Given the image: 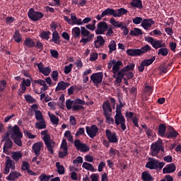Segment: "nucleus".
Wrapping results in <instances>:
<instances>
[{"label":"nucleus","instance_id":"3c124183","mask_svg":"<svg viewBox=\"0 0 181 181\" xmlns=\"http://www.w3.org/2000/svg\"><path fill=\"white\" fill-rule=\"evenodd\" d=\"M55 168H57V173L59 175H64V166L60 165V163H55Z\"/></svg>","mask_w":181,"mask_h":181},{"label":"nucleus","instance_id":"39448f33","mask_svg":"<svg viewBox=\"0 0 181 181\" xmlns=\"http://www.w3.org/2000/svg\"><path fill=\"white\" fill-rule=\"evenodd\" d=\"M127 13H128V11L123 8H119L118 10L107 8L106 10H104V11H103L100 16H112V17L115 18H120L122 16L127 14Z\"/></svg>","mask_w":181,"mask_h":181},{"label":"nucleus","instance_id":"9d476101","mask_svg":"<svg viewBox=\"0 0 181 181\" xmlns=\"http://www.w3.org/2000/svg\"><path fill=\"white\" fill-rule=\"evenodd\" d=\"M109 23H111L113 27L116 28H119L120 30H123V35H128V28L124 25V23H123V22L116 21L115 19L111 18L110 20H109Z\"/></svg>","mask_w":181,"mask_h":181},{"label":"nucleus","instance_id":"8fccbe9b","mask_svg":"<svg viewBox=\"0 0 181 181\" xmlns=\"http://www.w3.org/2000/svg\"><path fill=\"white\" fill-rule=\"evenodd\" d=\"M104 117H106L107 123L111 124L112 122H115V124H116V115H115V119H112L111 118V115H110L109 113H104Z\"/></svg>","mask_w":181,"mask_h":181},{"label":"nucleus","instance_id":"6ab92c4d","mask_svg":"<svg viewBox=\"0 0 181 181\" xmlns=\"http://www.w3.org/2000/svg\"><path fill=\"white\" fill-rule=\"evenodd\" d=\"M35 65L38 67V71L40 73H42L43 76H48V75H50V72L53 71H51L50 67H43V64L42 62L36 64Z\"/></svg>","mask_w":181,"mask_h":181},{"label":"nucleus","instance_id":"49530a36","mask_svg":"<svg viewBox=\"0 0 181 181\" xmlns=\"http://www.w3.org/2000/svg\"><path fill=\"white\" fill-rule=\"evenodd\" d=\"M169 51L168 48H160V49H158V56L166 57Z\"/></svg>","mask_w":181,"mask_h":181},{"label":"nucleus","instance_id":"e2e57ef3","mask_svg":"<svg viewBox=\"0 0 181 181\" xmlns=\"http://www.w3.org/2000/svg\"><path fill=\"white\" fill-rule=\"evenodd\" d=\"M144 93H146L147 96L151 95L152 93V87L150 86H146V88H144Z\"/></svg>","mask_w":181,"mask_h":181},{"label":"nucleus","instance_id":"37998d69","mask_svg":"<svg viewBox=\"0 0 181 181\" xmlns=\"http://www.w3.org/2000/svg\"><path fill=\"white\" fill-rule=\"evenodd\" d=\"M92 74V69H86V71H83V74H82V76H83V83H86V82H88V75Z\"/></svg>","mask_w":181,"mask_h":181},{"label":"nucleus","instance_id":"4be33fe9","mask_svg":"<svg viewBox=\"0 0 181 181\" xmlns=\"http://www.w3.org/2000/svg\"><path fill=\"white\" fill-rule=\"evenodd\" d=\"M31 168L30 166H29V163L26 161H23V165H21V170L23 171H26L28 173V175H30L31 176H36V173H33V170H30Z\"/></svg>","mask_w":181,"mask_h":181},{"label":"nucleus","instance_id":"09e8293b","mask_svg":"<svg viewBox=\"0 0 181 181\" xmlns=\"http://www.w3.org/2000/svg\"><path fill=\"white\" fill-rule=\"evenodd\" d=\"M51 177H54V175H47L45 174H42L41 175H40V177H38V180L40 181H50Z\"/></svg>","mask_w":181,"mask_h":181},{"label":"nucleus","instance_id":"f257e3e1","mask_svg":"<svg viewBox=\"0 0 181 181\" xmlns=\"http://www.w3.org/2000/svg\"><path fill=\"white\" fill-rule=\"evenodd\" d=\"M8 132H5L1 136V142L5 141L4 144V153L8 155V150L12 149L13 144L17 146H22V132L19 126L14 125V127L8 126Z\"/></svg>","mask_w":181,"mask_h":181},{"label":"nucleus","instance_id":"4d7b16f0","mask_svg":"<svg viewBox=\"0 0 181 181\" xmlns=\"http://www.w3.org/2000/svg\"><path fill=\"white\" fill-rule=\"evenodd\" d=\"M33 83H31V81L29 79H25L23 78V82L21 83V86H31Z\"/></svg>","mask_w":181,"mask_h":181},{"label":"nucleus","instance_id":"774afa93","mask_svg":"<svg viewBox=\"0 0 181 181\" xmlns=\"http://www.w3.org/2000/svg\"><path fill=\"white\" fill-rule=\"evenodd\" d=\"M64 137L68 138L69 142H73V136H71V132L66 131V132H64Z\"/></svg>","mask_w":181,"mask_h":181},{"label":"nucleus","instance_id":"5fc2aeb1","mask_svg":"<svg viewBox=\"0 0 181 181\" xmlns=\"http://www.w3.org/2000/svg\"><path fill=\"white\" fill-rule=\"evenodd\" d=\"M144 20L141 17H135L134 18H132V22L134 23V25H139L141 23H144Z\"/></svg>","mask_w":181,"mask_h":181},{"label":"nucleus","instance_id":"f3484780","mask_svg":"<svg viewBox=\"0 0 181 181\" xmlns=\"http://www.w3.org/2000/svg\"><path fill=\"white\" fill-rule=\"evenodd\" d=\"M156 57H151V59H144L142 62H140V65L137 67L139 72L142 73L144 71V67L149 66L154 62Z\"/></svg>","mask_w":181,"mask_h":181},{"label":"nucleus","instance_id":"a211bd4d","mask_svg":"<svg viewBox=\"0 0 181 181\" xmlns=\"http://www.w3.org/2000/svg\"><path fill=\"white\" fill-rule=\"evenodd\" d=\"M105 30H107V23L100 21L97 24V29L95 30V35H104Z\"/></svg>","mask_w":181,"mask_h":181},{"label":"nucleus","instance_id":"680f3d73","mask_svg":"<svg viewBox=\"0 0 181 181\" xmlns=\"http://www.w3.org/2000/svg\"><path fill=\"white\" fill-rule=\"evenodd\" d=\"M71 70H73V64H69V65L64 66V74H69Z\"/></svg>","mask_w":181,"mask_h":181},{"label":"nucleus","instance_id":"72a5a7b5","mask_svg":"<svg viewBox=\"0 0 181 181\" xmlns=\"http://www.w3.org/2000/svg\"><path fill=\"white\" fill-rule=\"evenodd\" d=\"M130 6L132 7H134L135 8L142 9V1L141 0H132V2L130 3Z\"/></svg>","mask_w":181,"mask_h":181},{"label":"nucleus","instance_id":"7ed1b4c3","mask_svg":"<svg viewBox=\"0 0 181 181\" xmlns=\"http://www.w3.org/2000/svg\"><path fill=\"white\" fill-rule=\"evenodd\" d=\"M5 168L4 169V175H8L6 180L8 181H16L18 178L21 177V173L17 171L10 172V170H16V163L10 160V157H5Z\"/></svg>","mask_w":181,"mask_h":181},{"label":"nucleus","instance_id":"603ef678","mask_svg":"<svg viewBox=\"0 0 181 181\" xmlns=\"http://www.w3.org/2000/svg\"><path fill=\"white\" fill-rule=\"evenodd\" d=\"M109 48V53H112V52L116 51V42L111 40V44L107 46Z\"/></svg>","mask_w":181,"mask_h":181},{"label":"nucleus","instance_id":"a19ab883","mask_svg":"<svg viewBox=\"0 0 181 181\" xmlns=\"http://www.w3.org/2000/svg\"><path fill=\"white\" fill-rule=\"evenodd\" d=\"M108 102H110L109 103H111V106L112 107V109H114V107H123V103L121 102V99L120 98H118V102L119 103V105H116V100H114V98H109V101Z\"/></svg>","mask_w":181,"mask_h":181},{"label":"nucleus","instance_id":"2f4dec72","mask_svg":"<svg viewBox=\"0 0 181 181\" xmlns=\"http://www.w3.org/2000/svg\"><path fill=\"white\" fill-rule=\"evenodd\" d=\"M142 181H153L154 178L151 176V174L148 171H144L141 174Z\"/></svg>","mask_w":181,"mask_h":181},{"label":"nucleus","instance_id":"338daca9","mask_svg":"<svg viewBox=\"0 0 181 181\" xmlns=\"http://www.w3.org/2000/svg\"><path fill=\"white\" fill-rule=\"evenodd\" d=\"M74 105V103L70 99L66 100V108L68 109V110H70L71 107Z\"/></svg>","mask_w":181,"mask_h":181},{"label":"nucleus","instance_id":"2eb2a0df","mask_svg":"<svg viewBox=\"0 0 181 181\" xmlns=\"http://www.w3.org/2000/svg\"><path fill=\"white\" fill-rule=\"evenodd\" d=\"M104 78V74L102 72L93 73L90 76V81H92L93 85H98L102 83V78Z\"/></svg>","mask_w":181,"mask_h":181},{"label":"nucleus","instance_id":"20e7f679","mask_svg":"<svg viewBox=\"0 0 181 181\" xmlns=\"http://www.w3.org/2000/svg\"><path fill=\"white\" fill-rule=\"evenodd\" d=\"M150 151L151 156L160 158V157H159V152L165 153V147L163 146V141L158 139V141L153 142V144H151Z\"/></svg>","mask_w":181,"mask_h":181},{"label":"nucleus","instance_id":"0e129e2a","mask_svg":"<svg viewBox=\"0 0 181 181\" xmlns=\"http://www.w3.org/2000/svg\"><path fill=\"white\" fill-rule=\"evenodd\" d=\"M6 87V81L5 80L0 81V93H4Z\"/></svg>","mask_w":181,"mask_h":181},{"label":"nucleus","instance_id":"1a4fd4ad","mask_svg":"<svg viewBox=\"0 0 181 181\" xmlns=\"http://www.w3.org/2000/svg\"><path fill=\"white\" fill-rule=\"evenodd\" d=\"M43 13L40 11H35V8H30V10L28 11V18H30L32 21L36 22L39 21L42 18H43Z\"/></svg>","mask_w":181,"mask_h":181},{"label":"nucleus","instance_id":"c85d7f7f","mask_svg":"<svg viewBox=\"0 0 181 181\" xmlns=\"http://www.w3.org/2000/svg\"><path fill=\"white\" fill-rule=\"evenodd\" d=\"M50 35H52V33L50 31H42V33H40V38H42L43 40L49 41V42H54L50 41Z\"/></svg>","mask_w":181,"mask_h":181},{"label":"nucleus","instance_id":"a878e982","mask_svg":"<svg viewBox=\"0 0 181 181\" xmlns=\"http://www.w3.org/2000/svg\"><path fill=\"white\" fill-rule=\"evenodd\" d=\"M105 43V40L101 35L97 36V38L95 41H93V46L95 47V49H100V47H104V44Z\"/></svg>","mask_w":181,"mask_h":181},{"label":"nucleus","instance_id":"864d4df0","mask_svg":"<svg viewBox=\"0 0 181 181\" xmlns=\"http://www.w3.org/2000/svg\"><path fill=\"white\" fill-rule=\"evenodd\" d=\"M60 37H62V39H64V40L66 41H69V34L64 32V33H62V34H61V35H59V44H55L57 45H60Z\"/></svg>","mask_w":181,"mask_h":181},{"label":"nucleus","instance_id":"393cba45","mask_svg":"<svg viewBox=\"0 0 181 181\" xmlns=\"http://www.w3.org/2000/svg\"><path fill=\"white\" fill-rule=\"evenodd\" d=\"M139 25H140V26H141L142 28H144V30H149V28H151L152 25H154V21H152L151 18L144 19V22L139 23Z\"/></svg>","mask_w":181,"mask_h":181},{"label":"nucleus","instance_id":"4468645a","mask_svg":"<svg viewBox=\"0 0 181 181\" xmlns=\"http://www.w3.org/2000/svg\"><path fill=\"white\" fill-rule=\"evenodd\" d=\"M47 130L42 131V136H43V142L45 143L47 150L49 151L50 154H54V149L52 148V143L50 142V136L47 135Z\"/></svg>","mask_w":181,"mask_h":181},{"label":"nucleus","instance_id":"0eeeda50","mask_svg":"<svg viewBox=\"0 0 181 181\" xmlns=\"http://www.w3.org/2000/svg\"><path fill=\"white\" fill-rule=\"evenodd\" d=\"M115 107H116V126H120L122 131L124 132V130H127V124H124V117L121 114V108L123 107L116 106Z\"/></svg>","mask_w":181,"mask_h":181},{"label":"nucleus","instance_id":"79ce46f5","mask_svg":"<svg viewBox=\"0 0 181 181\" xmlns=\"http://www.w3.org/2000/svg\"><path fill=\"white\" fill-rule=\"evenodd\" d=\"M13 38H14V41L17 43H21L22 41V35L19 33V30H16L14 32V35H13Z\"/></svg>","mask_w":181,"mask_h":181},{"label":"nucleus","instance_id":"ea45409f","mask_svg":"<svg viewBox=\"0 0 181 181\" xmlns=\"http://www.w3.org/2000/svg\"><path fill=\"white\" fill-rule=\"evenodd\" d=\"M81 168H83L85 170L92 173L95 172V168H93V166L92 165V164H90L86 162L83 163V164L81 165Z\"/></svg>","mask_w":181,"mask_h":181},{"label":"nucleus","instance_id":"6e6d98bb","mask_svg":"<svg viewBox=\"0 0 181 181\" xmlns=\"http://www.w3.org/2000/svg\"><path fill=\"white\" fill-rule=\"evenodd\" d=\"M87 23H83L81 19H78V20H73L71 21V23H69V25H76L78 26L82 25L83 24H86Z\"/></svg>","mask_w":181,"mask_h":181},{"label":"nucleus","instance_id":"7c9ffc66","mask_svg":"<svg viewBox=\"0 0 181 181\" xmlns=\"http://www.w3.org/2000/svg\"><path fill=\"white\" fill-rule=\"evenodd\" d=\"M127 50L147 53L151 51V46H149V45H146L140 49H128Z\"/></svg>","mask_w":181,"mask_h":181},{"label":"nucleus","instance_id":"b1692460","mask_svg":"<svg viewBox=\"0 0 181 181\" xmlns=\"http://www.w3.org/2000/svg\"><path fill=\"white\" fill-rule=\"evenodd\" d=\"M124 117L132 119V122L134 123V126L139 128V119L136 117H134V112H127L126 113H124Z\"/></svg>","mask_w":181,"mask_h":181},{"label":"nucleus","instance_id":"c756f323","mask_svg":"<svg viewBox=\"0 0 181 181\" xmlns=\"http://www.w3.org/2000/svg\"><path fill=\"white\" fill-rule=\"evenodd\" d=\"M146 53H147V52L127 49V54L132 57H140V56H142V54H146Z\"/></svg>","mask_w":181,"mask_h":181},{"label":"nucleus","instance_id":"9b49d317","mask_svg":"<svg viewBox=\"0 0 181 181\" xmlns=\"http://www.w3.org/2000/svg\"><path fill=\"white\" fill-rule=\"evenodd\" d=\"M57 29V24L52 21L50 23V30L52 31V38L50 39V42H54V44L59 45V32L55 30Z\"/></svg>","mask_w":181,"mask_h":181},{"label":"nucleus","instance_id":"423d86ee","mask_svg":"<svg viewBox=\"0 0 181 181\" xmlns=\"http://www.w3.org/2000/svg\"><path fill=\"white\" fill-rule=\"evenodd\" d=\"M148 160L149 161L146 163V168L147 169L161 170L163 167H165V163L159 162V160L156 158H149Z\"/></svg>","mask_w":181,"mask_h":181},{"label":"nucleus","instance_id":"c9c22d12","mask_svg":"<svg viewBox=\"0 0 181 181\" xmlns=\"http://www.w3.org/2000/svg\"><path fill=\"white\" fill-rule=\"evenodd\" d=\"M11 158L12 159H11V160H12V162L13 161L18 162L21 158H22V153H21V151L12 152Z\"/></svg>","mask_w":181,"mask_h":181},{"label":"nucleus","instance_id":"58836bf2","mask_svg":"<svg viewBox=\"0 0 181 181\" xmlns=\"http://www.w3.org/2000/svg\"><path fill=\"white\" fill-rule=\"evenodd\" d=\"M134 68H135V64L130 63V64H128L127 66L123 67L122 70L118 71V72H128L129 71L134 70Z\"/></svg>","mask_w":181,"mask_h":181},{"label":"nucleus","instance_id":"e433bc0d","mask_svg":"<svg viewBox=\"0 0 181 181\" xmlns=\"http://www.w3.org/2000/svg\"><path fill=\"white\" fill-rule=\"evenodd\" d=\"M123 65V63L121 61H117L115 64H113L111 69H112V74H116L117 71H119V67Z\"/></svg>","mask_w":181,"mask_h":181},{"label":"nucleus","instance_id":"13d9d810","mask_svg":"<svg viewBox=\"0 0 181 181\" xmlns=\"http://www.w3.org/2000/svg\"><path fill=\"white\" fill-rule=\"evenodd\" d=\"M50 118V122H52V124L57 125L59 124V118L57 117H55L54 115H50L49 116Z\"/></svg>","mask_w":181,"mask_h":181},{"label":"nucleus","instance_id":"f704fd0d","mask_svg":"<svg viewBox=\"0 0 181 181\" xmlns=\"http://www.w3.org/2000/svg\"><path fill=\"white\" fill-rule=\"evenodd\" d=\"M116 74H118V76L117 77H119V75H122V77L126 76L127 79H131L134 78V73L130 71H118L116 72Z\"/></svg>","mask_w":181,"mask_h":181},{"label":"nucleus","instance_id":"aec40b11","mask_svg":"<svg viewBox=\"0 0 181 181\" xmlns=\"http://www.w3.org/2000/svg\"><path fill=\"white\" fill-rule=\"evenodd\" d=\"M106 137L107 138V141H109V143H117V137L115 132H111V130L106 129Z\"/></svg>","mask_w":181,"mask_h":181},{"label":"nucleus","instance_id":"f8f14e48","mask_svg":"<svg viewBox=\"0 0 181 181\" xmlns=\"http://www.w3.org/2000/svg\"><path fill=\"white\" fill-rule=\"evenodd\" d=\"M158 135L163 138L172 139L174 138H177V136H178V132H177V131H175V129H173V127H168V132H165L163 133V134L158 133Z\"/></svg>","mask_w":181,"mask_h":181},{"label":"nucleus","instance_id":"052dcab7","mask_svg":"<svg viewBox=\"0 0 181 181\" xmlns=\"http://www.w3.org/2000/svg\"><path fill=\"white\" fill-rule=\"evenodd\" d=\"M168 66H170V64H166L165 63L160 65V71L163 74H166Z\"/></svg>","mask_w":181,"mask_h":181},{"label":"nucleus","instance_id":"a18cd8bd","mask_svg":"<svg viewBox=\"0 0 181 181\" xmlns=\"http://www.w3.org/2000/svg\"><path fill=\"white\" fill-rule=\"evenodd\" d=\"M144 40H146L147 43H156V42H163V40H155L152 37L147 36L144 37Z\"/></svg>","mask_w":181,"mask_h":181},{"label":"nucleus","instance_id":"412c9836","mask_svg":"<svg viewBox=\"0 0 181 181\" xmlns=\"http://www.w3.org/2000/svg\"><path fill=\"white\" fill-rule=\"evenodd\" d=\"M43 148V143L42 142H36L34 144H33L32 149H33V153H35V156L36 157H38L40 156V151H42V148Z\"/></svg>","mask_w":181,"mask_h":181},{"label":"nucleus","instance_id":"c03bdc74","mask_svg":"<svg viewBox=\"0 0 181 181\" xmlns=\"http://www.w3.org/2000/svg\"><path fill=\"white\" fill-rule=\"evenodd\" d=\"M130 35L134 37L142 35V30L135 28H134V30L130 31Z\"/></svg>","mask_w":181,"mask_h":181},{"label":"nucleus","instance_id":"473e14b6","mask_svg":"<svg viewBox=\"0 0 181 181\" xmlns=\"http://www.w3.org/2000/svg\"><path fill=\"white\" fill-rule=\"evenodd\" d=\"M112 105H110L109 101H105L103 104V110L104 111V114H108L107 112H112V109L111 108Z\"/></svg>","mask_w":181,"mask_h":181},{"label":"nucleus","instance_id":"ddd939ff","mask_svg":"<svg viewBox=\"0 0 181 181\" xmlns=\"http://www.w3.org/2000/svg\"><path fill=\"white\" fill-rule=\"evenodd\" d=\"M86 135H88L90 139H93L97 136V134L98 133V128L95 124H92V126H86L84 128Z\"/></svg>","mask_w":181,"mask_h":181},{"label":"nucleus","instance_id":"dca6fc26","mask_svg":"<svg viewBox=\"0 0 181 181\" xmlns=\"http://www.w3.org/2000/svg\"><path fill=\"white\" fill-rule=\"evenodd\" d=\"M74 148H76V151H79L81 153L88 152L90 148H88L86 144L81 143L80 140H74Z\"/></svg>","mask_w":181,"mask_h":181},{"label":"nucleus","instance_id":"bf43d9fd","mask_svg":"<svg viewBox=\"0 0 181 181\" xmlns=\"http://www.w3.org/2000/svg\"><path fill=\"white\" fill-rule=\"evenodd\" d=\"M74 103V105H85V100L80 98L74 99V100H71Z\"/></svg>","mask_w":181,"mask_h":181},{"label":"nucleus","instance_id":"de8ad7c7","mask_svg":"<svg viewBox=\"0 0 181 181\" xmlns=\"http://www.w3.org/2000/svg\"><path fill=\"white\" fill-rule=\"evenodd\" d=\"M166 125L165 124H161L158 127V134L163 135V133L167 132Z\"/></svg>","mask_w":181,"mask_h":181},{"label":"nucleus","instance_id":"69168bd1","mask_svg":"<svg viewBox=\"0 0 181 181\" xmlns=\"http://www.w3.org/2000/svg\"><path fill=\"white\" fill-rule=\"evenodd\" d=\"M85 163V162H83V158L81 156L76 157V159L73 160V164L78 165Z\"/></svg>","mask_w":181,"mask_h":181},{"label":"nucleus","instance_id":"4c0bfd02","mask_svg":"<svg viewBox=\"0 0 181 181\" xmlns=\"http://www.w3.org/2000/svg\"><path fill=\"white\" fill-rule=\"evenodd\" d=\"M149 43H151V45L153 46V48L156 49L166 47V44L163 43V42H149Z\"/></svg>","mask_w":181,"mask_h":181},{"label":"nucleus","instance_id":"6e6552de","mask_svg":"<svg viewBox=\"0 0 181 181\" xmlns=\"http://www.w3.org/2000/svg\"><path fill=\"white\" fill-rule=\"evenodd\" d=\"M35 119L38 121L35 124L36 129H45L47 128V124L45 123V119H43V115L40 110H35Z\"/></svg>","mask_w":181,"mask_h":181},{"label":"nucleus","instance_id":"f03ea898","mask_svg":"<svg viewBox=\"0 0 181 181\" xmlns=\"http://www.w3.org/2000/svg\"><path fill=\"white\" fill-rule=\"evenodd\" d=\"M72 33L74 38L81 37V40H80V43L83 44V46L86 45L87 43L92 42V40L94 37V35L93 33H90V31H88V30L83 26L80 28H73Z\"/></svg>","mask_w":181,"mask_h":181},{"label":"nucleus","instance_id":"5701e85b","mask_svg":"<svg viewBox=\"0 0 181 181\" xmlns=\"http://www.w3.org/2000/svg\"><path fill=\"white\" fill-rule=\"evenodd\" d=\"M176 169L177 167L175 166L174 163H170L168 165H166L165 168H161V170H163V174L173 173Z\"/></svg>","mask_w":181,"mask_h":181},{"label":"nucleus","instance_id":"cd10ccee","mask_svg":"<svg viewBox=\"0 0 181 181\" xmlns=\"http://www.w3.org/2000/svg\"><path fill=\"white\" fill-rule=\"evenodd\" d=\"M36 45V42H35V40H33V39L28 37L26 40H24V43H23V45L28 48L31 49L33 46Z\"/></svg>","mask_w":181,"mask_h":181},{"label":"nucleus","instance_id":"bb28decb","mask_svg":"<svg viewBox=\"0 0 181 181\" xmlns=\"http://www.w3.org/2000/svg\"><path fill=\"white\" fill-rule=\"evenodd\" d=\"M69 86H70L69 83L61 81L59 83H57V86L55 87V92L64 91L67 88H69Z\"/></svg>","mask_w":181,"mask_h":181}]
</instances>
